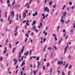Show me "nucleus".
I'll return each instance as SVG.
<instances>
[{
	"instance_id": "23",
	"label": "nucleus",
	"mask_w": 75,
	"mask_h": 75,
	"mask_svg": "<svg viewBox=\"0 0 75 75\" xmlns=\"http://www.w3.org/2000/svg\"><path fill=\"white\" fill-rule=\"evenodd\" d=\"M52 49V48L51 47H49V48H47V50H51Z\"/></svg>"
},
{
	"instance_id": "57",
	"label": "nucleus",
	"mask_w": 75,
	"mask_h": 75,
	"mask_svg": "<svg viewBox=\"0 0 75 75\" xmlns=\"http://www.w3.org/2000/svg\"><path fill=\"white\" fill-rule=\"evenodd\" d=\"M23 51H24V50H23V49H22L21 50V53H22V52H23Z\"/></svg>"
},
{
	"instance_id": "26",
	"label": "nucleus",
	"mask_w": 75,
	"mask_h": 75,
	"mask_svg": "<svg viewBox=\"0 0 75 75\" xmlns=\"http://www.w3.org/2000/svg\"><path fill=\"white\" fill-rule=\"evenodd\" d=\"M72 4V2H69V4L70 5V6H71Z\"/></svg>"
},
{
	"instance_id": "47",
	"label": "nucleus",
	"mask_w": 75,
	"mask_h": 75,
	"mask_svg": "<svg viewBox=\"0 0 75 75\" xmlns=\"http://www.w3.org/2000/svg\"><path fill=\"white\" fill-rule=\"evenodd\" d=\"M55 41H57V38L56 37H55Z\"/></svg>"
},
{
	"instance_id": "43",
	"label": "nucleus",
	"mask_w": 75,
	"mask_h": 75,
	"mask_svg": "<svg viewBox=\"0 0 75 75\" xmlns=\"http://www.w3.org/2000/svg\"><path fill=\"white\" fill-rule=\"evenodd\" d=\"M25 36H26V37H27V38H28V35H27V34H25Z\"/></svg>"
},
{
	"instance_id": "48",
	"label": "nucleus",
	"mask_w": 75,
	"mask_h": 75,
	"mask_svg": "<svg viewBox=\"0 0 75 75\" xmlns=\"http://www.w3.org/2000/svg\"><path fill=\"white\" fill-rule=\"evenodd\" d=\"M7 2L8 3H10V0H8Z\"/></svg>"
},
{
	"instance_id": "16",
	"label": "nucleus",
	"mask_w": 75,
	"mask_h": 75,
	"mask_svg": "<svg viewBox=\"0 0 75 75\" xmlns=\"http://www.w3.org/2000/svg\"><path fill=\"white\" fill-rule=\"evenodd\" d=\"M1 10L0 11V20L1 18Z\"/></svg>"
},
{
	"instance_id": "45",
	"label": "nucleus",
	"mask_w": 75,
	"mask_h": 75,
	"mask_svg": "<svg viewBox=\"0 0 75 75\" xmlns=\"http://www.w3.org/2000/svg\"><path fill=\"white\" fill-rule=\"evenodd\" d=\"M67 38H68V35H67V36L66 37V40H67Z\"/></svg>"
},
{
	"instance_id": "56",
	"label": "nucleus",
	"mask_w": 75,
	"mask_h": 75,
	"mask_svg": "<svg viewBox=\"0 0 75 75\" xmlns=\"http://www.w3.org/2000/svg\"><path fill=\"white\" fill-rule=\"evenodd\" d=\"M26 24L27 25H29V23H26Z\"/></svg>"
},
{
	"instance_id": "7",
	"label": "nucleus",
	"mask_w": 75,
	"mask_h": 75,
	"mask_svg": "<svg viewBox=\"0 0 75 75\" xmlns=\"http://www.w3.org/2000/svg\"><path fill=\"white\" fill-rule=\"evenodd\" d=\"M14 13L15 12L14 11H11V15L13 16H14Z\"/></svg>"
},
{
	"instance_id": "17",
	"label": "nucleus",
	"mask_w": 75,
	"mask_h": 75,
	"mask_svg": "<svg viewBox=\"0 0 75 75\" xmlns=\"http://www.w3.org/2000/svg\"><path fill=\"white\" fill-rule=\"evenodd\" d=\"M50 6H51V4H52V1H51L50 2H49Z\"/></svg>"
},
{
	"instance_id": "39",
	"label": "nucleus",
	"mask_w": 75,
	"mask_h": 75,
	"mask_svg": "<svg viewBox=\"0 0 75 75\" xmlns=\"http://www.w3.org/2000/svg\"><path fill=\"white\" fill-rule=\"evenodd\" d=\"M8 39H7V40H6V44H7V43H8Z\"/></svg>"
},
{
	"instance_id": "4",
	"label": "nucleus",
	"mask_w": 75,
	"mask_h": 75,
	"mask_svg": "<svg viewBox=\"0 0 75 75\" xmlns=\"http://www.w3.org/2000/svg\"><path fill=\"white\" fill-rule=\"evenodd\" d=\"M66 14H67V11H65L64 13V14L62 16H63L64 18H65V17H66Z\"/></svg>"
},
{
	"instance_id": "27",
	"label": "nucleus",
	"mask_w": 75,
	"mask_h": 75,
	"mask_svg": "<svg viewBox=\"0 0 75 75\" xmlns=\"http://www.w3.org/2000/svg\"><path fill=\"white\" fill-rule=\"evenodd\" d=\"M0 61H3V57H1Z\"/></svg>"
},
{
	"instance_id": "50",
	"label": "nucleus",
	"mask_w": 75,
	"mask_h": 75,
	"mask_svg": "<svg viewBox=\"0 0 75 75\" xmlns=\"http://www.w3.org/2000/svg\"><path fill=\"white\" fill-rule=\"evenodd\" d=\"M65 35H66V33H65L64 35H63V37H65Z\"/></svg>"
},
{
	"instance_id": "61",
	"label": "nucleus",
	"mask_w": 75,
	"mask_h": 75,
	"mask_svg": "<svg viewBox=\"0 0 75 75\" xmlns=\"http://www.w3.org/2000/svg\"><path fill=\"white\" fill-rule=\"evenodd\" d=\"M9 48H11V43H10L9 44Z\"/></svg>"
},
{
	"instance_id": "38",
	"label": "nucleus",
	"mask_w": 75,
	"mask_h": 75,
	"mask_svg": "<svg viewBox=\"0 0 75 75\" xmlns=\"http://www.w3.org/2000/svg\"><path fill=\"white\" fill-rule=\"evenodd\" d=\"M40 64H38L37 66V67L38 68H39V66H40Z\"/></svg>"
},
{
	"instance_id": "5",
	"label": "nucleus",
	"mask_w": 75,
	"mask_h": 75,
	"mask_svg": "<svg viewBox=\"0 0 75 75\" xmlns=\"http://www.w3.org/2000/svg\"><path fill=\"white\" fill-rule=\"evenodd\" d=\"M63 64V62L61 61L60 62L59 61L58 62V65H62V64Z\"/></svg>"
},
{
	"instance_id": "64",
	"label": "nucleus",
	"mask_w": 75,
	"mask_h": 75,
	"mask_svg": "<svg viewBox=\"0 0 75 75\" xmlns=\"http://www.w3.org/2000/svg\"><path fill=\"white\" fill-rule=\"evenodd\" d=\"M45 14L44 13H43L42 14V16H44V15H45Z\"/></svg>"
},
{
	"instance_id": "29",
	"label": "nucleus",
	"mask_w": 75,
	"mask_h": 75,
	"mask_svg": "<svg viewBox=\"0 0 75 75\" xmlns=\"http://www.w3.org/2000/svg\"><path fill=\"white\" fill-rule=\"evenodd\" d=\"M71 67H72V65H70V67L69 68V69H71Z\"/></svg>"
},
{
	"instance_id": "21",
	"label": "nucleus",
	"mask_w": 75,
	"mask_h": 75,
	"mask_svg": "<svg viewBox=\"0 0 75 75\" xmlns=\"http://www.w3.org/2000/svg\"><path fill=\"white\" fill-rule=\"evenodd\" d=\"M42 69L43 70H44V69H45V66H43V67H42Z\"/></svg>"
},
{
	"instance_id": "19",
	"label": "nucleus",
	"mask_w": 75,
	"mask_h": 75,
	"mask_svg": "<svg viewBox=\"0 0 75 75\" xmlns=\"http://www.w3.org/2000/svg\"><path fill=\"white\" fill-rule=\"evenodd\" d=\"M68 66V63H67L65 66V68H67Z\"/></svg>"
},
{
	"instance_id": "55",
	"label": "nucleus",
	"mask_w": 75,
	"mask_h": 75,
	"mask_svg": "<svg viewBox=\"0 0 75 75\" xmlns=\"http://www.w3.org/2000/svg\"><path fill=\"white\" fill-rule=\"evenodd\" d=\"M71 33H73V30L72 29H71Z\"/></svg>"
},
{
	"instance_id": "12",
	"label": "nucleus",
	"mask_w": 75,
	"mask_h": 75,
	"mask_svg": "<svg viewBox=\"0 0 75 75\" xmlns=\"http://www.w3.org/2000/svg\"><path fill=\"white\" fill-rule=\"evenodd\" d=\"M28 51L26 52V53H24V55H26V56H27V55H28Z\"/></svg>"
},
{
	"instance_id": "49",
	"label": "nucleus",
	"mask_w": 75,
	"mask_h": 75,
	"mask_svg": "<svg viewBox=\"0 0 75 75\" xmlns=\"http://www.w3.org/2000/svg\"><path fill=\"white\" fill-rule=\"evenodd\" d=\"M33 58V56H32L30 58V60H31L32 59V58Z\"/></svg>"
},
{
	"instance_id": "25",
	"label": "nucleus",
	"mask_w": 75,
	"mask_h": 75,
	"mask_svg": "<svg viewBox=\"0 0 75 75\" xmlns=\"http://www.w3.org/2000/svg\"><path fill=\"white\" fill-rule=\"evenodd\" d=\"M11 23H12V21H11V20H10L9 24H11Z\"/></svg>"
},
{
	"instance_id": "22",
	"label": "nucleus",
	"mask_w": 75,
	"mask_h": 75,
	"mask_svg": "<svg viewBox=\"0 0 75 75\" xmlns=\"http://www.w3.org/2000/svg\"><path fill=\"white\" fill-rule=\"evenodd\" d=\"M53 8H55L56 7V4H54V5L53 6Z\"/></svg>"
},
{
	"instance_id": "62",
	"label": "nucleus",
	"mask_w": 75,
	"mask_h": 75,
	"mask_svg": "<svg viewBox=\"0 0 75 75\" xmlns=\"http://www.w3.org/2000/svg\"><path fill=\"white\" fill-rule=\"evenodd\" d=\"M63 33H65V29L63 30Z\"/></svg>"
},
{
	"instance_id": "35",
	"label": "nucleus",
	"mask_w": 75,
	"mask_h": 75,
	"mask_svg": "<svg viewBox=\"0 0 75 75\" xmlns=\"http://www.w3.org/2000/svg\"><path fill=\"white\" fill-rule=\"evenodd\" d=\"M45 36H46L47 35V32H45Z\"/></svg>"
},
{
	"instance_id": "51",
	"label": "nucleus",
	"mask_w": 75,
	"mask_h": 75,
	"mask_svg": "<svg viewBox=\"0 0 75 75\" xmlns=\"http://www.w3.org/2000/svg\"><path fill=\"white\" fill-rule=\"evenodd\" d=\"M52 68H51L50 69V71L52 72Z\"/></svg>"
},
{
	"instance_id": "32",
	"label": "nucleus",
	"mask_w": 75,
	"mask_h": 75,
	"mask_svg": "<svg viewBox=\"0 0 75 75\" xmlns=\"http://www.w3.org/2000/svg\"><path fill=\"white\" fill-rule=\"evenodd\" d=\"M35 14L36 15V16H37V14H38V13H37V12H35Z\"/></svg>"
},
{
	"instance_id": "60",
	"label": "nucleus",
	"mask_w": 75,
	"mask_h": 75,
	"mask_svg": "<svg viewBox=\"0 0 75 75\" xmlns=\"http://www.w3.org/2000/svg\"><path fill=\"white\" fill-rule=\"evenodd\" d=\"M63 63H64V64H63V65H65V62H64Z\"/></svg>"
},
{
	"instance_id": "37",
	"label": "nucleus",
	"mask_w": 75,
	"mask_h": 75,
	"mask_svg": "<svg viewBox=\"0 0 75 75\" xmlns=\"http://www.w3.org/2000/svg\"><path fill=\"white\" fill-rule=\"evenodd\" d=\"M49 66H50V63H48L47 65V67H48Z\"/></svg>"
},
{
	"instance_id": "3",
	"label": "nucleus",
	"mask_w": 75,
	"mask_h": 75,
	"mask_svg": "<svg viewBox=\"0 0 75 75\" xmlns=\"http://www.w3.org/2000/svg\"><path fill=\"white\" fill-rule=\"evenodd\" d=\"M67 46L66 47H65V48H64V54H65V53H66V52H67V48H68V44H67Z\"/></svg>"
},
{
	"instance_id": "28",
	"label": "nucleus",
	"mask_w": 75,
	"mask_h": 75,
	"mask_svg": "<svg viewBox=\"0 0 75 75\" xmlns=\"http://www.w3.org/2000/svg\"><path fill=\"white\" fill-rule=\"evenodd\" d=\"M21 75H23V71H21Z\"/></svg>"
},
{
	"instance_id": "18",
	"label": "nucleus",
	"mask_w": 75,
	"mask_h": 75,
	"mask_svg": "<svg viewBox=\"0 0 75 75\" xmlns=\"http://www.w3.org/2000/svg\"><path fill=\"white\" fill-rule=\"evenodd\" d=\"M34 74H35L37 72V70H36L35 71H33Z\"/></svg>"
},
{
	"instance_id": "11",
	"label": "nucleus",
	"mask_w": 75,
	"mask_h": 75,
	"mask_svg": "<svg viewBox=\"0 0 75 75\" xmlns=\"http://www.w3.org/2000/svg\"><path fill=\"white\" fill-rule=\"evenodd\" d=\"M16 47H14L13 48V52L14 53V52L15 51V50H16Z\"/></svg>"
},
{
	"instance_id": "63",
	"label": "nucleus",
	"mask_w": 75,
	"mask_h": 75,
	"mask_svg": "<svg viewBox=\"0 0 75 75\" xmlns=\"http://www.w3.org/2000/svg\"><path fill=\"white\" fill-rule=\"evenodd\" d=\"M45 30H44L43 32V34H45Z\"/></svg>"
},
{
	"instance_id": "54",
	"label": "nucleus",
	"mask_w": 75,
	"mask_h": 75,
	"mask_svg": "<svg viewBox=\"0 0 75 75\" xmlns=\"http://www.w3.org/2000/svg\"><path fill=\"white\" fill-rule=\"evenodd\" d=\"M54 48L55 50H57V48L56 47H54Z\"/></svg>"
},
{
	"instance_id": "33",
	"label": "nucleus",
	"mask_w": 75,
	"mask_h": 75,
	"mask_svg": "<svg viewBox=\"0 0 75 75\" xmlns=\"http://www.w3.org/2000/svg\"><path fill=\"white\" fill-rule=\"evenodd\" d=\"M23 58H24V56H23L22 57V58H21V61L23 60Z\"/></svg>"
},
{
	"instance_id": "40",
	"label": "nucleus",
	"mask_w": 75,
	"mask_h": 75,
	"mask_svg": "<svg viewBox=\"0 0 75 75\" xmlns=\"http://www.w3.org/2000/svg\"><path fill=\"white\" fill-rule=\"evenodd\" d=\"M59 26H58V28H57V31H58V29H59Z\"/></svg>"
},
{
	"instance_id": "59",
	"label": "nucleus",
	"mask_w": 75,
	"mask_h": 75,
	"mask_svg": "<svg viewBox=\"0 0 75 75\" xmlns=\"http://www.w3.org/2000/svg\"><path fill=\"white\" fill-rule=\"evenodd\" d=\"M8 20V21H9V20H10V15L9 16Z\"/></svg>"
},
{
	"instance_id": "53",
	"label": "nucleus",
	"mask_w": 75,
	"mask_h": 75,
	"mask_svg": "<svg viewBox=\"0 0 75 75\" xmlns=\"http://www.w3.org/2000/svg\"><path fill=\"white\" fill-rule=\"evenodd\" d=\"M33 16H36V15L35 14H34V13H33Z\"/></svg>"
},
{
	"instance_id": "10",
	"label": "nucleus",
	"mask_w": 75,
	"mask_h": 75,
	"mask_svg": "<svg viewBox=\"0 0 75 75\" xmlns=\"http://www.w3.org/2000/svg\"><path fill=\"white\" fill-rule=\"evenodd\" d=\"M35 23H36V21H34L33 24H32V26H34V25H35Z\"/></svg>"
},
{
	"instance_id": "15",
	"label": "nucleus",
	"mask_w": 75,
	"mask_h": 75,
	"mask_svg": "<svg viewBox=\"0 0 75 75\" xmlns=\"http://www.w3.org/2000/svg\"><path fill=\"white\" fill-rule=\"evenodd\" d=\"M35 26H34L33 27V29L32 30H33V31H34V29H35Z\"/></svg>"
},
{
	"instance_id": "34",
	"label": "nucleus",
	"mask_w": 75,
	"mask_h": 75,
	"mask_svg": "<svg viewBox=\"0 0 75 75\" xmlns=\"http://www.w3.org/2000/svg\"><path fill=\"white\" fill-rule=\"evenodd\" d=\"M6 51H7V50H4V54H6Z\"/></svg>"
},
{
	"instance_id": "6",
	"label": "nucleus",
	"mask_w": 75,
	"mask_h": 75,
	"mask_svg": "<svg viewBox=\"0 0 75 75\" xmlns=\"http://www.w3.org/2000/svg\"><path fill=\"white\" fill-rule=\"evenodd\" d=\"M15 61V62H14V65H16L17 64V59H14L13 60V61Z\"/></svg>"
},
{
	"instance_id": "58",
	"label": "nucleus",
	"mask_w": 75,
	"mask_h": 75,
	"mask_svg": "<svg viewBox=\"0 0 75 75\" xmlns=\"http://www.w3.org/2000/svg\"><path fill=\"white\" fill-rule=\"evenodd\" d=\"M38 64H41V62H40L38 61Z\"/></svg>"
},
{
	"instance_id": "31",
	"label": "nucleus",
	"mask_w": 75,
	"mask_h": 75,
	"mask_svg": "<svg viewBox=\"0 0 75 75\" xmlns=\"http://www.w3.org/2000/svg\"><path fill=\"white\" fill-rule=\"evenodd\" d=\"M57 72L58 74H60V71L58 70L57 71Z\"/></svg>"
},
{
	"instance_id": "14",
	"label": "nucleus",
	"mask_w": 75,
	"mask_h": 75,
	"mask_svg": "<svg viewBox=\"0 0 75 75\" xmlns=\"http://www.w3.org/2000/svg\"><path fill=\"white\" fill-rule=\"evenodd\" d=\"M36 59L37 61L40 60V57H36Z\"/></svg>"
},
{
	"instance_id": "52",
	"label": "nucleus",
	"mask_w": 75,
	"mask_h": 75,
	"mask_svg": "<svg viewBox=\"0 0 75 75\" xmlns=\"http://www.w3.org/2000/svg\"><path fill=\"white\" fill-rule=\"evenodd\" d=\"M10 4H9L8 6V7H10Z\"/></svg>"
},
{
	"instance_id": "8",
	"label": "nucleus",
	"mask_w": 75,
	"mask_h": 75,
	"mask_svg": "<svg viewBox=\"0 0 75 75\" xmlns=\"http://www.w3.org/2000/svg\"><path fill=\"white\" fill-rule=\"evenodd\" d=\"M21 52H20L19 53V54L18 59H20V58H21Z\"/></svg>"
},
{
	"instance_id": "1",
	"label": "nucleus",
	"mask_w": 75,
	"mask_h": 75,
	"mask_svg": "<svg viewBox=\"0 0 75 75\" xmlns=\"http://www.w3.org/2000/svg\"><path fill=\"white\" fill-rule=\"evenodd\" d=\"M44 12H45V11H47V13L49 12V8H48L47 7H45V8H44Z\"/></svg>"
},
{
	"instance_id": "13",
	"label": "nucleus",
	"mask_w": 75,
	"mask_h": 75,
	"mask_svg": "<svg viewBox=\"0 0 75 75\" xmlns=\"http://www.w3.org/2000/svg\"><path fill=\"white\" fill-rule=\"evenodd\" d=\"M24 64H25V62L23 61L22 62L21 66H23V65H24Z\"/></svg>"
},
{
	"instance_id": "42",
	"label": "nucleus",
	"mask_w": 75,
	"mask_h": 75,
	"mask_svg": "<svg viewBox=\"0 0 75 75\" xmlns=\"http://www.w3.org/2000/svg\"><path fill=\"white\" fill-rule=\"evenodd\" d=\"M62 75H65V73H64V71H63L62 72Z\"/></svg>"
},
{
	"instance_id": "44",
	"label": "nucleus",
	"mask_w": 75,
	"mask_h": 75,
	"mask_svg": "<svg viewBox=\"0 0 75 75\" xmlns=\"http://www.w3.org/2000/svg\"><path fill=\"white\" fill-rule=\"evenodd\" d=\"M28 39V38H26V39H25V42H27V39Z\"/></svg>"
},
{
	"instance_id": "30",
	"label": "nucleus",
	"mask_w": 75,
	"mask_h": 75,
	"mask_svg": "<svg viewBox=\"0 0 75 75\" xmlns=\"http://www.w3.org/2000/svg\"><path fill=\"white\" fill-rule=\"evenodd\" d=\"M42 23H40V25L41 27H42Z\"/></svg>"
},
{
	"instance_id": "41",
	"label": "nucleus",
	"mask_w": 75,
	"mask_h": 75,
	"mask_svg": "<svg viewBox=\"0 0 75 75\" xmlns=\"http://www.w3.org/2000/svg\"><path fill=\"white\" fill-rule=\"evenodd\" d=\"M18 43H19V41H18L16 42V45H17V44H18Z\"/></svg>"
},
{
	"instance_id": "2",
	"label": "nucleus",
	"mask_w": 75,
	"mask_h": 75,
	"mask_svg": "<svg viewBox=\"0 0 75 75\" xmlns=\"http://www.w3.org/2000/svg\"><path fill=\"white\" fill-rule=\"evenodd\" d=\"M64 16H62L61 20H60V22L61 23H62V24H64Z\"/></svg>"
},
{
	"instance_id": "46",
	"label": "nucleus",
	"mask_w": 75,
	"mask_h": 75,
	"mask_svg": "<svg viewBox=\"0 0 75 75\" xmlns=\"http://www.w3.org/2000/svg\"><path fill=\"white\" fill-rule=\"evenodd\" d=\"M31 52H32V50H30V54H31Z\"/></svg>"
},
{
	"instance_id": "20",
	"label": "nucleus",
	"mask_w": 75,
	"mask_h": 75,
	"mask_svg": "<svg viewBox=\"0 0 75 75\" xmlns=\"http://www.w3.org/2000/svg\"><path fill=\"white\" fill-rule=\"evenodd\" d=\"M17 29H18V26H16V30L15 31H17Z\"/></svg>"
},
{
	"instance_id": "36",
	"label": "nucleus",
	"mask_w": 75,
	"mask_h": 75,
	"mask_svg": "<svg viewBox=\"0 0 75 75\" xmlns=\"http://www.w3.org/2000/svg\"><path fill=\"white\" fill-rule=\"evenodd\" d=\"M45 17H46L45 15L44 16H43V20L45 19Z\"/></svg>"
},
{
	"instance_id": "9",
	"label": "nucleus",
	"mask_w": 75,
	"mask_h": 75,
	"mask_svg": "<svg viewBox=\"0 0 75 75\" xmlns=\"http://www.w3.org/2000/svg\"><path fill=\"white\" fill-rule=\"evenodd\" d=\"M23 17L24 18H25V17H26V13L25 12L23 13Z\"/></svg>"
},
{
	"instance_id": "24",
	"label": "nucleus",
	"mask_w": 75,
	"mask_h": 75,
	"mask_svg": "<svg viewBox=\"0 0 75 75\" xmlns=\"http://www.w3.org/2000/svg\"><path fill=\"white\" fill-rule=\"evenodd\" d=\"M53 36L54 37H56V35H54V33H53Z\"/></svg>"
}]
</instances>
